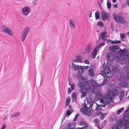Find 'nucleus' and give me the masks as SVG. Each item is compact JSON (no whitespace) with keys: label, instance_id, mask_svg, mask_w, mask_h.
Listing matches in <instances>:
<instances>
[{"label":"nucleus","instance_id":"1","mask_svg":"<svg viewBox=\"0 0 129 129\" xmlns=\"http://www.w3.org/2000/svg\"><path fill=\"white\" fill-rule=\"evenodd\" d=\"M120 93L121 94L119 96V99L120 100H121L123 98L125 93V91L124 90L120 92L118 91L117 89H114L113 91L109 90L108 92V95L110 98L111 99L113 97L119 95Z\"/></svg>","mask_w":129,"mask_h":129},{"label":"nucleus","instance_id":"2","mask_svg":"<svg viewBox=\"0 0 129 129\" xmlns=\"http://www.w3.org/2000/svg\"><path fill=\"white\" fill-rule=\"evenodd\" d=\"M2 31L4 33L11 36L13 35V33L10 29L6 26L3 25L1 26Z\"/></svg>","mask_w":129,"mask_h":129},{"label":"nucleus","instance_id":"3","mask_svg":"<svg viewBox=\"0 0 129 129\" xmlns=\"http://www.w3.org/2000/svg\"><path fill=\"white\" fill-rule=\"evenodd\" d=\"M29 29V27H26L23 29L21 34V40L22 42H24L28 34Z\"/></svg>","mask_w":129,"mask_h":129},{"label":"nucleus","instance_id":"4","mask_svg":"<svg viewBox=\"0 0 129 129\" xmlns=\"http://www.w3.org/2000/svg\"><path fill=\"white\" fill-rule=\"evenodd\" d=\"M121 13H119L115 16L113 15V17L115 21L117 22L122 23L124 21V19L121 16Z\"/></svg>","mask_w":129,"mask_h":129},{"label":"nucleus","instance_id":"5","mask_svg":"<svg viewBox=\"0 0 129 129\" xmlns=\"http://www.w3.org/2000/svg\"><path fill=\"white\" fill-rule=\"evenodd\" d=\"M86 100L87 102L90 104V106L89 107V111L90 112H92L93 110L92 109V107L95 102V101L92 100L91 97L90 96L87 97Z\"/></svg>","mask_w":129,"mask_h":129},{"label":"nucleus","instance_id":"6","mask_svg":"<svg viewBox=\"0 0 129 129\" xmlns=\"http://www.w3.org/2000/svg\"><path fill=\"white\" fill-rule=\"evenodd\" d=\"M22 14L25 16H27L30 12V9L27 7H25L22 10Z\"/></svg>","mask_w":129,"mask_h":129},{"label":"nucleus","instance_id":"7","mask_svg":"<svg viewBox=\"0 0 129 129\" xmlns=\"http://www.w3.org/2000/svg\"><path fill=\"white\" fill-rule=\"evenodd\" d=\"M106 57L108 60L110 61H112L115 58L114 54L112 53H108L106 55Z\"/></svg>","mask_w":129,"mask_h":129},{"label":"nucleus","instance_id":"8","mask_svg":"<svg viewBox=\"0 0 129 129\" xmlns=\"http://www.w3.org/2000/svg\"><path fill=\"white\" fill-rule=\"evenodd\" d=\"M80 110L81 112L84 114L85 115L88 116H90L91 115L90 113H92V112H90L89 111H88V109H80Z\"/></svg>","mask_w":129,"mask_h":129},{"label":"nucleus","instance_id":"9","mask_svg":"<svg viewBox=\"0 0 129 129\" xmlns=\"http://www.w3.org/2000/svg\"><path fill=\"white\" fill-rule=\"evenodd\" d=\"M106 81L105 80H104L103 82V83L101 84H98L95 81H94L93 80H92L91 81V83L92 84V86L94 87V88H93V89H95V88H96L97 87H98L100 86L103 85V84H104L105 83Z\"/></svg>","mask_w":129,"mask_h":129},{"label":"nucleus","instance_id":"10","mask_svg":"<svg viewBox=\"0 0 129 129\" xmlns=\"http://www.w3.org/2000/svg\"><path fill=\"white\" fill-rule=\"evenodd\" d=\"M129 124V116L127 115L124 116V127L125 128L128 127V124Z\"/></svg>","mask_w":129,"mask_h":129},{"label":"nucleus","instance_id":"11","mask_svg":"<svg viewBox=\"0 0 129 129\" xmlns=\"http://www.w3.org/2000/svg\"><path fill=\"white\" fill-rule=\"evenodd\" d=\"M108 13L104 11H102V15L101 18L102 20L105 21L106 20L107 18L108 19L110 18V16H108Z\"/></svg>","mask_w":129,"mask_h":129},{"label":"nucleus","instance_id":"12","mask_svg":"<svg viewBox=\"0 0 129 129\" xmlns=\"http://www.w3.org/2000/svg\"><path fill=\"white\" fill-rule=\"evenodd\" d=\"M92 49L91 43H88L86 46L85 48V52L87 53H90Z\"/></svg>","mask_w":129,"mask_h":129},{"label":"nucleus","instance_id":"13","mask_svg":"<svg viewBox=\"0 0 129 129\" xmlns=\"http://www.w3.org/2000/svg\"><path fill=\"white\" fill-rule=\"evenodd\" d=\"M80 89L81 91V97L82 98L85 96L87 93L88 92L89 90H90V89H84L85 90L84 91V90L83 91L81 90V89ZM82 89L83 90V89Z\"/></svg>","mask_w":129,"mask_h":129},{"label":"nucleus","instance_id":"14","mask_svg":"<svg viewBox=\"0 0 129 129\" xmlns=\"http://www.w3.org/2000/svg\"><path fill=\"white\" fill-rule=\"evenodd\" d=\"M86 84L82 82H79L77 84L78 86L80 89H90L89 88H85Z\"/></svg>","mask_w":129,"mask_h":129},{"label":"nucleus","instance_id":"15","mask_svg":"<svg viewBox=\"0 0 129 129\" xmlns=\"http://www.w3.org/2000/svg\"><path fill=\"white\" fill-rule=\"evenodd\" d=\"M80 79L82 80L84 83L86 84V85H88L90 83L89 80L86 78L84 77L83 76H81L80 77Z\"/></svg>","mask_w":129,"mask_h":129},{"label":"nucleus","instance_id":"16","mask_svg":"<svg viewBox=\"0 0 129 129\" xmlns=\"http://www.w3.org/2000/svg\"><path fill=\"white\" fill-rule=\"evenodd\" d=\"M119 46L117 45H113L112 46H110L109 47L110 49L113 52H115L119 49Z\"/></svg>","mask_w":129,"mask_h":129},{"label":"nucleus","instance_id":"17","mask_svg":"<svg viewBox=\"0 0 129 129\" xmlns=\"http://www.w3.org/2000/svg\"><path fill=\"white\" fill-rule=\"evenodd\" d=\"M98 51V50L96 49V48H94L91 53L92 58H95Z\"/></svg>","mask_w":129,"mask_h":129},{"label":"nucleus","instance_id":"18","mask_svg":"<svg viewBox=\"0 0 129 129\" xmlns=\"http://www.w3.org/2000/svg\"><path fill=\"white\" fill-rule=\"evenodd\" d=\"M73 61L74 62H81L82 61V59L80 56H77L76 57V59H74Z\"/></svg>","mask_w":129,"mask_h":129},{"label":"nucleus","instance_id":"19","mask_svg":"<svg viewBox=\"0 0 129 129\" xmlns=\"http://www.w3.org/2000/svg\"><path fill=\"white\" fill-rule=\"evenodd\" d=\"M71 29H72L75 27V25L73 20L72 19H71L69 21Z\"/></svg>","mask_w":129,"mask_h":129},{"label":"nucleus","instance_id":"20","mask_svg":"<svg viewBox=\"0 0 129 129\" xmlns=\"http://www.w3.org/2000/svg\"><path fill=\"white\" fill-rule=\"evenodd\" d=\"M107 34L106 31H104L102 32L100 34L101 38L102 39L103 41H105L107 39L105 37V35Z\"/></svg>","mask_w":129,"mask_h":129},{"label":"nucleus","instance_id":"21","mask_svg":"<svg viewBox=\"0 0 129 129\" xmlns=\"http://www.w3.org/2000/svg\"><path fill=\"white\" fill-rule=\"evenodd\" d=\"M119 54L120 55H125L126 52V50L125 49H120L119 50Z\"/></svg>","mask_w":129,"mask_h":129},{"label":"nucleus","instance_id":"22","mask_svg":"<svg viewBox=\"0 0 129 129\" xmlns=\"http://www.w3.org/2000/svg\"><path fill=\"white\" fill-rule=\"evenodd\" d=\"M77 70H78V72L79 73V75H81L82 73H83L84 72V70L83 67L82 66H79Z\"/></svg>","mask_w":129,"mask_h":129},{"label":"nucleus","instance_id":"23","mask_svg":"<svg viewBox=\"0 0 129 129\" xmlns=\"http://www.w3.org/2000/svg\"><path fill=\"white\" fill-rule=\"evenodd\" d=\"M106 76L108 78L111 77L113 75L112 72L111 71L109 70L108 72H106Z\"/></svg>","mask_w":129,"mask_h":129},{"label":"nucleus","instance_id":"24","mask_svg":"<svg viewBox=\"0 0 129 129\" xmlns=\"http://www.w3.org/2000/svg\"><path fill=\"white\" fill-rule=\"evenodd\" d=\"M119 85L122 87H125L128 85L127 83L126 82H120Z\"/></svg>","mask_w":129,"mask_h":129},{"label":"nucleus","instance_id":"25","mask_svg":"<svg viewBox=\"0 0 129 129\" xmlns=\"http://www.w3.org/2000/svg\"><path fill=\"white\" fill-rule=\"evenodd\" d=\"M88 74L90 76L92 77L94 76V70L93 69L91 68L88 71Z\"/></svg>","mask_w":129,"mask_h":129},{"label":"nucleus","instance_id":"26","mask_svg":"<svg viewBox=\"0 0 129 129\" xmlns=\"http://www.w3.org/2000/svg\"><path fill=\"white\" fill-rule=\"evenodd\" d=\"M118 124L117 125H120V127H121L122 125L123 126H124V122L123 120L122 119H119L118 121Z\"/></svg>","mask_w":129,"mask_h":129},{"label":"nucleus","instance_id":"27","mask_svg":"<svg viewBox=\"0 0 129 129\" xmlns=\"http://www.w3.org/2000/svg\"><path fill=\"white\" fill-rule=\"evenodd\" d=\"M72 67L73 69L75 70H77L78 68V67L79 66L78 65H76L74 64L73 62L72 63Z\"/></svg>","mask_w":129,"mask_h":129},{"label":"nucleus","instance_id":"28","mask_svg":"<svg viewBox=\"0 0 129 129\" xmlns=\"http://www.w3.org/2000/svg\"><path fill=\"white\" fill-rule=\"evenodd\" d=\"M120 125H116L113 126L111 128V129H120Z\"/></svg>","mask_w":129,"mask_h":129},{"label":"nucleus","instance_id":"29","mask_svg":"<svg viewBox=\"0 0 129 129\" xmlns=\"http://www.w3.org/2000/svg\"><path fill=\"white\" fill-rule=\"evenodd\" d=\"M93 93L95 94L98 95L99 93V89H92Z\"/></svg>","mask_w":129,"mask_h":129},{"label":"nucleus","instance_id":"30","mask_svg":"<svg viewBox=\"0 0 129 129\" xmlns=\"http://www.w3.org/2000/svg\"><path fill=\"white\" fill-rule=\"evenodd\" d=\"M97 24L98 26L100 27H102L104 26L103 23L101 21H99L98 22Z\"/></svg>","mask_w":129,"mask_h":129},{"label":"nucleus","instance_id":"31","mask_svg":"<svg viewBox=\"0 0 129 129\" xmlns=\"http://www.w3.org/2000/svg\"><path fill=\"white\" fill-rule=\"evenodd\" d=\"M101 99L100 100V102L101 103L103 104L108 103V102L107 101L104 100V98L103 96L102 97L101 96Z\"/></svg>","mask_w":129,"mask_h":129},{"label":"nucleus","instance_id":"32","mask_svg":"<svg viewBox=\"0 0 129 129\" xmlns=\"http://www.w3.org/2000/svg\"><path fill=\"white\" fill-rule=\"evenodd\" d=\"M95 103L96 104L97 107L96 108V111H99L101 110L102 109L101 106V105H99L96 104V103Z\"/></svg>","mask_w":129,"mask_h":129},{"label":"nucleus","instance_id":"33","mask_svg":"<svg viewBox=\"0 0 129 129\" xmlns=\"http://www.w3.org/2000/svg\"><path fill=\"white\" fill-rule=\"evenodd\" d=\"M20 115V113L19 112H17L14 114H12L11 116V117L13 118L16 117H18Z\"/></svg>","mask_w":129,"mask_h":129},{"label":"nucleus","instance_id":"34","mask_svg":"<svg viewBox=\"0 0 129 129\" xmlns=\"http://www.w3.org/2000/svg\"><path fill=\"white\" fill-rule=\"evenodd\" d=\"M105 71L106 70H105L104 71L102 70H101L100 72V73L101 75H102L104 77L105 76H106V72Z\"/></svg>","mask_w":129,"mask_h":129},{"label":"nucleus","instance_id":"35","mask_svg":"<svg viewBox=\"0 0 129 129\" xmlns=\"http://www.w3.org/2000/svg\"><path fill=\"white\" fill-rule=\"evenodd\" d=\"M107 114V113L102 114L100 117V119L102 120L105 117V116H106Z\"/></svg>","mask_w":129,"mask_h":129},{"label":"nucleus","instance_id":"36","mask_svg":"<svg viewBox=\"0 0 129 129\" xmlns=\"http://www.w3.org/2000/svg\"><path fill=\"white\" fill-rule=\"evenodd\" d=\"M107 7L109 9H110L111 6V4L109 0H107Z\"/></svg>","mask_w":129,"mask_h":129},{"label":"nucleus","instance_id":"37","mask_svg":"<svg viewBox=\"0 0 129 129\" xmlns=\"http://www.w3.org/2000/svg\"><path fill=\"white\" fill-rule=\"evenodd\" d=\"M95 18L97 19H99L100 18V15L98 13L96 12L95 13Z\"/></svg>","mask_w":129,"mask_h":129},{"label":"nucleus","instance_id":"38","mask_svg":"<svg viewBox=\"0 0 129 129\" xmlns=\"http://www.w3.org/2000/svg\"><path fill=\"white\" fill-rule=\"evenodd\" d=\"M102 47V46L101 44V43H100L97 45L96 47H95V48H96V49L98 50L99 51V49Z\"/></svg>","mask_w":129,"mask_h":129},{"label":"nucleus","instance_id":"39","mask_svg":"<svg viewBox=\"0 0 129 129\" xmlns=\"http://www.w3.org/2000/svg\"><path fill=\"white\" fill-rule=\"evenodd\" d=\"M70 97H68L66 99V105H68L70 101Z\"/></svg>","mask_w":129,"mask_h":129},{"label":"nucleus","instance_id":"40","mask_svg":"<svg viewBox=\"0 0 129 129\" xmlns=\"http://www.w3.org/2000/svg\"><path fill=\"white\" fill-rule=\"evenodd\" d=\"M120 36L121 39H124L125 37V34L124 33L120 34Z\"/></svg>","mask_w":129,"mask_h":129},{"label":"nucleus","instance_id":"41","mask_svg":"<svg viewBox=\"0 0 129 129\" xmlns=\"http://www.w3.org/2000/svg\"><path fill=\"white\" fill-rule=\"evenodd\" d=\"M79 115L80 114H79L77 113V114L75 116L74 119V121H76L77 120V118H78Z\"/></svg>","mask_w":129,"mask_h":129},{"label":"nucleus","instance_id":"42","mask_svg":"<svg viewBox=\"0 0 129 129\" xmlns=\"http://www.w3.org/2000/svg\"><path fill=\"white\" fill-rule=\"evenodd\" d=\"M71 112L69 110H68L66 111V114L67 115H68V116H69L71 114Z\"/></svg>","mask_w":129,"mask_h":129},{"label":"nucleus","instance_id":"43","mask_svg":"<svg viewBox=\"0 0 129 129\" xmlns=\"http://www.w3.org/2000/svg\"><path fill=\"white\" fill-rule=\"evenodd\" d=\"M72 97L73 98V99L74 100L75 99H76L77 96H76V93L74 94L73 93L72 94Z\"/></svg>","mask_w":129,"mask_h":129},{"label":"nucleus","instance_id":"44","mask_svg":"<svg viewBox=\"0 0 129 129\" xmlns=\"http://www.w3.org/2000/svg\"><path fill=\"white\" fill-rule=\"evenodd\" d=\"M6 125L5 124H3L2 126L1 129H4L6 127Z\"/></svg>","mask_w":129,"mask_h":129},{"label":"nucleus","instance_id":"45","mask_svg":"<svg viewBox=\"0 0 129 129\" xmlns=\"http://www.w3.org/2000/svg\"><path fill=\"white\" fill-rule=\"evenodd\" d=\"M82 109H88V108L87 107V105L85 104H84V105Z\"/></svg>","mask_w":129,"mask_h":129},{"label":"nucleus","instance_id":"46","mask_svg":"<svg viewBox=\"0 0 129 129\" xmlns=\"http://www.w3.org/2000/svg\"><path fill=\"white\" fill-rule=\"evenodd\" d=\"M114 43H119L121 42L119 40H116L114 41Z\"/></svg>","mask_w":129,"mask_h":129},{"label":"nucleus","instance_id":"47","mask_svg":"<svg viewBox=\"0 0 129 129\" xmlns=\"http://www.w3.org/2000/svg\"><path fill=\"white\" fill-rule=\"evenodd\" d=\"M125 113L126 114H129V107L128 108L127 110L125 112Z\"/></svg>","mask_w":129,"mask_h":129},{"label":"nucleus","instance_id":"48","mask_svg":"<svg viewBox=\"0 0 129 129\" xmlns=\"http://www.w3.org/2000/svg\"><path fill=\"white\" fill-rule=\"evenodd\" d=\"M88 12L89 14H88V15L89 16V17H92L91 15L92 14V12L91 11H89Z\"/></svg>","mask_w":129,"mask_h":129},{"label":"nucleus","instance_id":"49","mask_svg":"<svg viewBox=\"0 0 129 129\" xmlns=\"http://www.w3.org/2000/svg\"><path fill=\"white\" fill-rule=\"evenodd\" d=\"M84 62L86 64H89V61L87 60H86L84 61Z\"/></svg>","mask_w":129,"mask_h":129},{"label":"nucleus","instance_id":"50","mask_svg":"<svg viewBox=\"0 0 129 129\" xmlns=\"http://www.w3.org/2000/svg\"><path fill=\"white\" fill-rule=\"evenodd\" d=\"M74 89H68V93L69 94H70L71 93V91L73 90Z\"/></svg>","mask_w":129,"mask_h":129},{"label":"nucleus","instance_id":"51","mask_svg":"<svg viewBox=\"0 0 129 129\" xmlns=\"http://www.w3.org/2000/svg\"><path fill=\"white\" fill-rule=\"evenodd\" d=\"M72 125V124H68V129H71L72 128V127H71V126Z\"/></svg>","mask_w":129,"mask_h":129},{"label":"nucleus","instance_id":"52","mask_svg":"<svg viewBox=\"0 0 129 129\" xmlns=\"http://www.w3.org/2000/svg\"><path fill=\"white\" fill-rule=\"evenodd\" d=\"M122 112V110H118L117 112V114H119L121 113Z\"/></svg>","mask_w":129,"mask_h":129},{"label":"nucleus","instance_id":"53","mask_svg":"<svg viewBox=\"0 0 129 129\" xmlns=\"http://www.w3.org/2000/svg\"><path fill=\"white\" fill-rule=\"evenodd\" d=\"M94 122L95 123H97L98 121V119H94Z\"/></svg>","mask_w":129,"mask_h":129},{"label":"nucleus","instance_id":"54","mask_svg":"<svg viewBox=\"0 0 129 129\" xmlns=\"http://www.w3.org/2000/svg\"><path fill=\"white\" fill-rule=\"evenodd\" d=\"M75 85L74 84H72L71 86V89H74L75 88Z\"/></svg>","mask_w":129,"mask_h":129},{"label":"nucleus","instance_id":"55","mask_svg":"<svg viewBox=\"0 0 129 129\" xmlns=\"http://www.w3.org/2000/svg\"><path fill=\"white\" fill-rule=\"evenodd\" d=\"M126 5L129 6V0H127L126 2Z\"/></svg>","mask_w":129,"mask_h":129},{"label":"nucleus","instance_id":"56","mask_svg":"<svg viewBox=\"0 0 129 129\" xmlns=\"http://www.w3.org/2000/svg\"><path fill=\"white\" fill-rule=\"evenodd\" d=\"M107 103H104V104L103 105H101V106H102L103 107H106V104H107Z\"/></svg>","mask_w":129,"mask_h":129},{"label":"nucleus","instance_id":"57","mask_svg":"<svg viewBox=\"0 0 129 129\" xmlns=\"http://www.w3.org/2000/svg\"><path fill=\"white\" fill-rule=\"evenodd\" d=\"M36 1H34L33 0L32 2V3L34 5H35L36 4Z\"/></svg>","mask_w":129,"mask_h":129},{"label":"nucleus","instance_id":"58","mask_svg":"<svg viewBox=\"0 0 129 129\" xmlns=\"http://www.w3.org/2000/svg\"><path fill=\"white\" fill-rule=\"evenodd\" d=\"M103 41V42H102V43H101V44L102 46H104V45L105 44V41Z\"/></svg>","mask_w":129,"mask_h":129},{"label":"nucleus","instance_id":"59","mask_svg":"<svg viewBox=\"0 0 129 129\" xmlns=\"http://www.w3.org/2000/svg\"><path fill=\"white\" fill-rule=\"evenodd\" d=\"M113 6L114 8H117V5L116 4L115 5H113Z\"/></svg>","mask_w":129,"mask_h":129},{"label":"nucleus","instance_id":"60","mask_svg":"<svg viewBox=\"0 0 129 129\" xmlns=\"http://www.w3.org/2000/svg\"><path fill=\"white\" fill-rule=\"evenodd\" d=\"M69 110L71 109L72 108V106L71 105H69Z\"/></svg>","mask_w":129,"mask_h":129},{"label":"nucleus","instance_id":"61","mask_svg":"<svg viewBox=\"0 0 129 129\" xmlns=\"http://www.w3.org/2000/svg\"><path fill=\"white\" fill-rule=\"evenodd\" d=\"M111 41V40H110L108 39L107 40V41L106 42V43H109V42H110Z\"/></svg>","mask_w":129,"mask_h":129},{"label":"nucleus","instance_id":"62","mask_svg":"<svg viewBox=\"0 0 129 129\" xmlns=\"http://www.w3.org/2000/svg\"><path fill=\"white\" fill-rule=\"evenodd\" d=\"M8 115V114H7V116H6L5 117H4V120H5L6 118H7V116Z\"/></svg>","mask_w":129,"mask_h":129},{"label":"nucleus","instance_id":"63","mask_svg":"<svg viewBox=\"0 0 129 129\" xmlns=\"http://www.w3.org/2000/svg\"><path fill=\"white\" fill-rule=\"evenodd\" d=\"M98 129H102V128H101L99 125L98 126Z\"/></svg>","mask_w":129,"mask_h":129},{"label":"nucleus","instance_id":"64","mask_svg":"<svg viewBox=\"0 0 129 129\" xmlns=\"http://www.w3.org/2000/svg\"><path fill=\"white\" fill-rule=\"evenodd\" d=\"M111 43H114V41L111 40Z\"/></svg>","mask_w":129,"mask_h":129}]
</instances>
